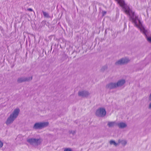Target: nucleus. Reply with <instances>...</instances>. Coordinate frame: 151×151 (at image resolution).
Returning <instances> with one entry per match:
<instances>
[{
    "label": "nucleus",
    "instance_id": "1",
    "mask_svg": "<svg viewBox=\"0 0 151 151\" xmlns=\"http://www.w3.org/2000/svg\"><path fill=\"white\" fill-rule=\"evenodd\" d=\"M115 0L122 7L125 13L129 16L130 19L134 24L135 26L139 28L141 31L144 34L146 35V31L142 26L140 21L138 19V17L135 14L134 12L125 3L124 0Z\"/></svg>",
    "mask_w": 151,
    "mask_h": 151
},
{
    "label": "nucleus",
    "instance_id": "2",
    "mask_svg": "<svg viewBox=\"0 0 151 151\" xmlns=\"http://www.w3.org/2000/svg\"><path fill=\"white\" fill-rule=\"evenodd\" d=\"M20 110L18 108L15 109L13 112L10 115L7 119L6 124L7 125L12 123L14 120L17 117L19 113Z\"/></svg>",
    "mask_w": 151,
    "mask_h": 151
},
{
    "label": "nucleus",
    "instance_id": "3",
    "mask_svg": "<svg viewBox=\"0 0 151 151\" xmlns=\"http://www.w3.org/2000/svg\"><path fill=\"white\" fill-rule=\"evenodd\" d=\"M42 140L41 138L36 139L33 138H27V143L33 146H37L41 143Z\"/></svg>",
    "mask_w": 151,
    "mask_h": 151
},
{
    "label": "nucleus",
    "instance_id": "4",
    "mask_svg": "<svg viewBox=\"0 0 151 151\" xmlns=\"http://www.w3.org/2000/svg\"><path fill=\"white\" fill-rule=\"evenodd\" d=\"M106 112L105 109L103 108H100L96 111V115L99 117H103L106 115Z\"/></svg>",
    "mask_w": 151,
    "mask_h": 151
},
{
    "label": "nucleus",
    "instance_id": "5",
    "mask_svg": "<svg viewBox=\"0 0 151 151\" xmlns=\"http://www.w3.org/2000/svg\"><path fill=\"white\" fill-rule=\"evenodd\" d=\"M48 124V123L47 122L36 123L35 124L33 128L36 129H41L47 126Z\"/></svg>",
    "mask_w": 151,
    "mask_h": 151
},
{
    "label": "nucleus",
    "instance_id": "6",
    "mask_svg": "<svg viewBox=\"0 0 151 151\" xmlns=\"http://www.w3.org/2000/svg\"><path fill=\"white\" fill-rule=\"evenodd\" d=\"M129 61V60L127 58H122L116 63V65L122 64L127 63Z\"/></svg>",
    "mask_w": 151,
    "mask_h": 151
},
{
    "label": "nucleus",
    "instance_id": "7",
    "mask_svg": "<svg viewBox=\"0 0 151 151\" xmlns=\"http://www.w3.org/2000/svg\"><path fill=\"white\" fill-rule=\"evenodd\" d=\"M117 87L116 83H110L107 84L106 88L110 89H113Z\"/></svg>",
    "mask_w": 151,
    "mask_h": 151
},
{
    "label": "nucleus",
    "instance_id": "8",
    "mask_svg": "<svg viewBox=\"0 0 151 151\" xmlns=\"http://www.w3.org/2000/svg\"><path fill=\"white\" fill-rule=\"evenodd\" d=\"M32 79V77L29 78H20L18 79L17 81L18 83H21L24 81H28L31 80Z\"/></svg>",
    "mask_w": 151,
    "mask_h": 151
},
{
    "label": "nucleus",
    "instance_id": "9",
    "mask_svg": "<svg viewBox=\"0 0 151 151\" xmlns=\"http://www.w3.org/2000/svg\"><path fill=\"white\" fill-rule=\"evenodd\" d=\"M89 94L88 92L86 91H79L78 93L79 96L82 97H87L88 95Z\"/></svg>",
    "mask_w": 151,
    "mask_h": 151
},
{
    "label": "nucleus",
    "instance_id": "10",
    "mask_svg": "<svg viewBox=\"0 0 151 151\" xmlns=\"http://www.w3.org/2000/svg\"><path fill=\"white\" fill-rule=\"evenodd\" d=\"M125 80L124 79H122L116 83L117 87L122 86L125 83Z\"/></svg>",
    "mask_w": 151,
    "mask_h": 151
},
{
    "label": "nucleus",
    "instance_id": "11",
    "mask_svg": "<svg viewBox=\"0 0 151 151\" xmlns=\"http://www.w3.org/2000/svg\"><path fill=\"white\" fill-rule=\"evenodd\" d=\"M117 125L120 128H124L127 126V125L125 123L122 122L117 123Z\"/></svg>",
    "mask_w": 151,
    "mask_h": 151
},
{
    "label": "nucleus",
    "instance_id": "12",
    "mask_svg": "<svg viewBox=\"0 0 151 151\" xmlns=\"http://www.w3.org/2000/svg\"><path fill=\"white\" fill-rule=\"evenodd\" d=\"M117 125L115 122H108L107 125L109 127H112L115 125Z\"/></svg>",
    "mask_w": 151,
    "mask_h": 151
},
{
    "label": "nucleus",
    "instance_id": "13",
    "mask_svg": "<svg viewBox=\"0 0 151 151\" xmlns=\"http://www.w3.org/2000/svg\"><path fill=\"white\" fill-rule=\"evenodd\" d=\"M118 143H121L123 146H125L127 144V141L125 140L119 139L118 140Z\"/></svg>",
    "mask_w": 151,
    "mask_h": 151
},
{
    "label": "nucleus",
    "instance_id": "14",
    "mask_svg": "<svg viewBox=\"0 0 151 151\" xmlns=\"http://www.w3.org/2000/svg\"><path fill=\"white\" fill-rule=\"evenodd\" d=\"M42 12L45 17L47 18H49L50 17L49 14L43 11H42Z\"/></svg>",
    "mask_w": 151,
    "mask_h": 151
},
{
    "label": "nucleus",
    "instance_id": "15",
    "mask_svg": "<svg viewBox=\"0 0 151 151\" xmlns=\"http://www.w3.org/2000/svg\"><path fill=\"white\" fill-rule=\"evenodd\" d=\"M64 151H72L71 149L67 148L65 149Z\"/></svg>",
    "mask_w": 151,
    "mask_h": 151
},
{
    "label": "nucleus",
    "instance_id": "16",
    "mask_svg": "<svg viewBox=\"0 0 151 151\" xmlns=\"http://www.w3.org/2000/svg\"><path fill=\"white\" fill-rule=\"evenodd\" d=\"M115 142L113 140H111L110 142V143L111 145L114 144Z\"/></svg>",
    "mask_w": 151,
    "mask_h": 151
},
{
    "label": "nucleus",
    "instance_id": "17",
    "mask_svg": "<svg viewBox=\"0 0 151 151\" xmlns=\"http://www.w3.org/2000/svg\"><path fill=\"white\" fill-rule=\"evenodd\" d=\"M3 146V143L0 140V148L1 147Z\"/></svg>",
    "mask_w": 151,
    "mask_h": 151
},
{
    "label": "nucleus",
    "instance_id": "18",
    "mask_svg": "<svg viewBox=\"0 0 151 151\" xmlns=\"http://www.w3.org/2000/svg\"><path fill=\"white\" fill-rule=\"evenodd\" d=\"M27 10L30 12L33 11V10L32 9L30 8L27 9Z\"/></svg>",
    "mask_w": 151,
    "mask_h": 151
},
{
    "label": "nucleus",
    "instance_id": "19",
    "mask_svg": "<svg viewBox=\"0 0 151 151\" xmlns=\"http://www.w3.org/2000/svg\"><path fill=\"white\" fill-rule=\"evenodd\" d=\"M148 41L150 42H151V37H148L147 39Z\"/></svg>",
    "mask_w": 151,
    "mask_h": 151
},
{
    "label": "nucleus",
    "instance_id": "20",
    "mask_svg": "<svg viewBox=\"0 0 151 151\" xmlns=\"http://www.w3.org/2000/svg\"><path fill=\"white\" fill-rule=\"evenodd\" d=\"M106 68H107L106 66H105V67H103L102 68L101 70L103 71V69L105 70V69H106Z\"/></svg>",
    "mask_w": 151,
    "mask_h": 151
},
{
    "label": "nucleus",
    "instance_id": "21",
    "mask_svg": "<svg viewBox=\"0 0 151 151\" xmlns=\"http://www.w3.org/2000/svg\"><path fill=\"white\" fill-rule=\"evenodd\" d=\"M119 143H118H118H116V142H115L114 144V145H115V146H116L117 145H119Z\"/></svg>",
    "mask_w": 151,
    "mask_h": 151
},
{
    "label": "nucleus",
    "instance_id": "22",
    "mask_svg": "<svg viewBox=\"0 0 151 151\" xmlns=\"http://www.w3.org/2000/svg\"><path fill=\"white\" fill-rule=\"evenodd\" d=\"M149 99L150 100H151V93L150 95V96L149 97Z\"/></svg>",
    "mask_w": 151,
    "mask_h": 151
},
{
    "label": "nucleus",
    "instance_id": "23",
    "mask_svg": "<svg viewBox=\"0 0 151 151\" xmlns=\"http://www.w3.org/2000/svg\"><path fill=\"white\" fill-rule=\"evenodd\" d=\"M75 133V132H74V131H73V132H72V131L70 132V133H72L73 134H74Z\"/></svg>",
    "mask_w": 151,
    "mask_h": 151
},
{
    "label": "nucleus",
    "instance_id": "24",
    "mask_svg": "<svg viewBox=\"0 0 151 151\" xmlns=\"http://www.w3.org/2000/svg\"><path fill=\"white\" fill-rule=\"evenodd\" d=\"M149 107L150 108H151V103L150 104Z\"/></svg>",
    "mask_w": 151,
    "mask_h": 151
},
{
    "label": "nucleus",
    "instance_id": "25",
    "mask_svg": "<svg viewBox=\"0 0 151 151\" xmlns=\"http://www.w3.org/2000/svg\"><path fill=\"white\" fill-rule=\"evenodd\" d=\"M104 12V14H105L106 13V12H105H105Z\"/></svg>",
    "mask_w": 151,
    "mask_h": 151
}]
</instances>
